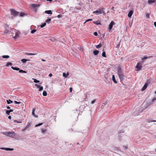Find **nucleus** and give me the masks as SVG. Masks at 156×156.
<instances>
[{"label": "nucleus", "instance_id": "1", "mask_svg": "<svg viewBox=\"0 0 156 156\" xmlns=\"http://www.w3.org/2000/svg\"><path fill=\"white\" fill-rule=\"evenodd\" d=\"M117 74L120 81L122 80L123 79L124 75L122 70L120 66H118L117 68Z\"/></svg>", "mask_w": 156, "mask_h": 156}, {"label": "nucleus", "instance_id": "2", "mask_svg": "<svg viewBox=\"0 0 156 156\" xmlns=\"http://www.w3.org/2000/svg\"><path fill=\"white\" fill-rule=\"evenodd\" d=\"M11 68L12 69H13L14 70L19 71V72L20 73H27V72L26 71L23 70L22 69H20L19 68H18L17 67H14L13 66H12L11 67Z\"/></svg>", "mask_w": 156, "mask_h": 156}, {"label": "nucleus", "instance_id": "3", "mask_svg": "<svg viewBox=\"0 0 156 156\" xmlns=\"http://www.w3.org/2000/svg\"><path fill=\"white\" fill-rule=\"evenodd\" d=\"M142 64L141 62H139L137 63L135 66V68L137 69L136 71H138L142 70Z\"/></svg>", "mask_w": 156, "mask_h": 156}, {"label": "nucleus", "instance_id": "4", "mask_svg": "<svg viewBox=\"0 0 156 156\" xmlns=\"http://www.w3.org/2000/svg\"><path fill=\"white\" fill-rule=\"evenodd\" d=\"M10 11L11 12V14L14 16H17L19 15V12L13 9H10Z\"/></svg>", "mask_w": 156, "mask_h": 156}, {"label": "nucleus", "instance_id": "5", "mask_svg": "<svg viewBox=\"0 0 156 156\" xmlns=\"http://www.w3.org/2000/svg\"><path fill=\"white\" fill-rule=\"evenodd\" d=\"M5 135H7L9 136H10L11 137H14L15 135V133L14 132H6L5 133Z\"/></svg>", "mask_w": 156, "mask_h": 156}, {"label": "nucleus", "instance_id": "6", "mask_svg": "<svg viewBox=\"0 0 156 156\" xmlns=\"http://www.w3.org/2000/svg\"><path fill=\"white\" fill-rule=\"evenodd\" d=\"M150 82L149 80H148L147 81L146 83L144 84V85L143 87L141 89V91H144L146 89V88L147 87L148 84Z\"/></svg>", "mask_w": 156, "mask_h": 156}, {"label": "nucleus", "instance_id": "7", "mask_svg": "<svg viewBox=\"0 0 156 156\" xmlns=\"http://www.w3.org/2000/svg\"><path fill=\"white\" fill-rule=\"evenodd\" d=\"M115 23L114 22V21H112L110 24L108 25V29L109 30V32H110V30H111L113 26V25H115Z\"/></svg>", "mask_w": 156, "mask_h": 156}, {"label": "nucleus", "instance_id": "8", "mask_svg": "<svg viewBox=\"0 0 156 156\" xmlns=\"http://www.w3.org/2000/svg\"><path fill=\"white\" fill-rule=\"evenodd\" d=\"M103 9H99L93 12L94 13H96L98 15L99 14H101L102 13V10H103Z\"/></svg>", "mask_w": 156, "mask_h": 156}, {"label": "nucleus", "instance_id": "9", "mask_svg": "<svg viewBox=\"0 0 156 156\" xmlns=\"http://www.w3.org/2000/svg\"><path fill=\"white\" fill-rule=\"evenodd\" d=\"M133 12L134 10H131L129 11L128 14V16L129 17H131L132 16L133 13Z\"/></svg>", "mask_w": 156, "mask_h": 156}, {"label": "nucleus", "instance_id": "10", "mask_svg": "<svg viewBox=\"0 0 156 156\" xmlns=\"http://www.w3.org/2000/svg\"><path fill=\"white\" fill-rule=\"evenodd\" d=\"M0 149L2 150H4L6 151H12L13 150V148H5V147H1L0 148Z\"/></svg>", "mask_w": 156, "mask_h": 156}, {"label": "nucleus", "instance_id": "11", "mask_svg": "<svg viewBox=\"0 0 156 156\" xmlns=\"http://www.w3.org/2000/svg\"><path fill=\"white\" fill-rule=\"evenodd\" d=\"M156 2V0H148L147 3L149 5H151L153 3H155Z\"/></svg>", "mask_w": 156, "mask_h": 156}, {"label": "nucleus", "instance_id": "12", "mask_svg": "<svg viewBox=\"0 0 156 156\" xmlns=\"http://www.w3.org/2000/svg\"><path fill=\"white\" fill-rule=\"evenodd\" d=\"M36 110V108H34L32 110V115L35 117H37L38 116L36 115L35 114V111Z\"/></svg>", "mask_w": 156, "mask_h": 156}, {"label": "nucleus", "instance_id": "13", "mask_svg": "<svg viewBox=\"0 0 156 156\" xmlns=\"http://www.w3.org/2000/svg\"><path fill=\"white\" fill-rule=\"evenodd\" d=\"M112 80L116 84L117 83V82L116 80L115 76L114 75H112Z\"/></svg>", "mask_w": 156, "mask_h": 156}, {"label": "nucleus", "instance_id": "14", "mask_svg": "<svg viewBox=\"0 0 156 156\" xmlns=\"http://www.w3.org/2000/svg\"><path fill=\"white\" fill-rule=\"evenodd\" d=\"M20 33V32H16L15 33V36L13 37V38L14 39H16L18 37H19V34Z\"/></svg>", "mask_w": 156, "mask_h": 156}, {"label": "nucleus", "instance_id": "15", "mask_svg": "<svg viewBox=\"0 0 156 156\" xmlns=\"http://www.w3.org/2000/svg\"><path fill=\"white\" fill-rule=\"evenodd\" d=\"M99 52V51L96 50L93 51V53L94 55H96L98 54Z\"/></svg>", "mask_w": 156, "mask_h": 156}, {"label": "nucleus", "instance_id": "16", "mask_svg": "<svg viewBox=\"0 0 156 156\" xmlns=\"http://www.w3.org/2000/svg\"><path fill=\"white\" fill-rule=\"evenodd\" d=\"M93 23L97 25H101L100 21L99 20H97L96 21H93Z\"/></svg>", "mask_w": 156, "mask_h": 156}, {"label": "nucleus", "instance_id": "17", "mask_svg": "<svg viewBox=\"0 0 156 156\" xmlns=\"http://www.w3.org/2000/svg\"><path fill=\"white\" fill-rule=\"evenodd\" d=\"M45 13L46 14H51L52 13L51 10H46L45 11Z\"/></svg>", "mask_w": 156, "mask_h": 156}, {"label": "nucleus", "instance_id": "18", "mask_svg": "<svg viewBox=\"0 0 156 156\" xmlns=\"http://www.w3.org/2000/svg\"><path fill=\"white\" fill-rule=\"evenodd\" d=\"M30 59H21V61L23 63H25L27 61H30Z\"/></svg>", "mask_w": 156, "mask_h": 156}, {"label": "nucleus", "instance_id": "19", "mask_svg": "<svg viewBox=\"0 0 156 156\" xmlns=\"http://www.w3.org/2000/svg\"><path fill=\"white\" fill-rule=\"evenodd\" d=\"M51 18H48L45 20V22L46 23H47L48 24H49L50 23V22L51 21Z\"/></svg>", "mask_w": 156, "mask_h": 156}, {"label": "nucleus", "instance_id": "20", "mask_svg": "<svg viewBox=\"0 0 156 156\" xmlns=\"http://www.w3.org/2000/svg\"><path fill=\"white\" fill-rule=\"evenodd\" d=\"M103 52L102 54V57H106V53L105 51H104V49H103Z\"/></svg>", "mask_w": 156, "mask_h": 156}, {"label": "nucleus", "instance_id": "21", "mask_svg": "<svg viewBox=\"0 0 156 156\" xmlns=\"http://www.w3.org/2000/svg\"><path fill=\"white\" fill-rule=\"evenodd\" d=\"M6 101H7V103L8 104H10L11 103H13L12 101H11L10 99H9L8 100H7Z\"/></svg>", "mask_w": 156, "mask_h": 156}, {"label": "nucleus", "instance_id": "22", "mask_svg": "<svg viewBox=\"0 0 156 156\" xmlns=\"http://www.w3.org/2000/svg\"><path fill=\"white\" fill-rule=\"evenodd\" d=\"M69 74L68 73H67L66 74L65 73H63V77L65 78H66L69 75Z\"/></svg>", "mask_w": 156, "mask_h": 156}, {"label": "nucleus", "instance_id": "23", "mask_svg": "<svg viewBox=\"0 0 156 156\" xmlns=\"http://www.w3.org/2000/svg\"><path fill=\"white\" fill-rule=\"evenodd\" d=\"M25 14H26V13H25L24 12H21V13H20L19 14V15L20 16L23 17V16H24L25 15Z\"/></svg>", "mask_w": 156, "mask_h": 156}, {"label": "nucleus", "instance_id": "24", "mask_svg": "<svg viewBox=\"0 0 156 156\" xmlns=\"http://www.w3.org/2000/svg\"><path fill=\"white\" fill-rule=\"evenodd\" d=\"M12 63L10 62H8L7 63V64L6 65V66L7 67L9 66H12Z\"/></svg>", "mask_w": 156, "mask_h": 156}, {"label": "nucleus", "instance_id": "25", "mask_svg": "<svg viewBox=\"0 0 156 156\" xmlns=\"http://www.w3.org/2000/svg\"><path fill=\"white\" fill-rule=\"evenodd\" d=\"M37 54L34 53H26L25 55H36Z\"/></svg>", "mask_w": 156, "mask_h": 156}, {"label": "nucleus", "instance_id": "26", "mask_svg": "<svg viewBox=\"0 0 156 156\" xmlns=\"http://www.w3.org/2000/svg\"><path fill=\"white\" fill-rule=\"evenodd\" d=\"M102 46L101 43H100L99 44L96 46V47L97 48H101Z\"/></svg>", "mask_w": 156, "mask_h": 156}, {"label": "nucleus", "instance_id": "27", "mask_svg": "<svg viewBox=\"0 0 156 156\" xmlns=\"http://www.w3.org/2000/svg\"><path fill=\"white\" fill-rule=\"evenodd\" d=\"M46 23L44 22V23H42L41 25H40V27L41 28H43L45 27L46 25Z\"/></svg>", "mask_w": 156, "mask_h": 156}, {"label": "nucleus", "instance_id": "28", "mask_svg": "<svg viewBox=\"0 0 156 156\" xmlns=\"http://www.w3.org/2000/svg\"><path fill=\"white\" fill-rule=\"evenodd\" d=\"M3 58H9V56L8 55H4L2 56Z\"/></svg>", "mask_w": 156, "mask_h": 156}, {"label": "nucleus", "instance_id": "29", "mask_svg": "<svg viewBox=\"0 0 156 156\" xmlns=\"http://www.w3.org/2000/svg\"><path fill=\"white\" fill-rule=\"evenodd\" d=\"M30 127V123L29 122L27 123V124L26 125L25 128L26 129Z\"/></svg>", "mask_w": 156, "mask_h": 156}, {"label": "nucleus", "instance_id": "30", "mask_svg": "<svg viewBox=\"0 0 156 156\" xmlns=\"http://www.w3.org/2000/svg\"><path fill=\"white\" fill-rule=\"evenodd\" d=\"M43 95L44 96H46L47 95V93L45 90L43 91Z\"/></svg>", "mask_w": 156, "mask_h": 156}, {"label": "nucleus", "instance_id": "31", "mask_svg": "<svg viewBox=\"0 0 156 156\" xmlns=\"http://www.w3.org/2000/svg\"><path fill=\"white\" fill-rule=\"evenodd\" d=\"M47 130L46 129H42L41 130V133H44Z\"/></svg>", "mask_w": 156, "mask_h": 156}, {"label": "nucleus", "instance_id": "32", "mask_svg": "<svg viewBox=\"0 0 156 156\" xmlns=\"http://www.w3.org/2000/svg\"><path fill=\"white\" fill-rule=\"evenodd\" d=\"M39 5H36L34 4H32V6L33 8H35L38 7Z\"/></svg>", "mask_w": 156, "mask_h": 156}, {"label": "nucleus", "instance_id": "33", "mask_svg": "<svg viewBox=\"0 0 156 156\" xmlns=\"http://www.w3.org/2000/svg\"><path fill=\"white\" fill-rule=\"evenodd\" d=\"M43 124V123H38V124L36 125L35 126V127H38V126H41Z\"/></svg>", "mask_w": 156, "mask_h": 156}, {"label": "nucleus", "instance_id": "34", "mask_svg": "<svg viewBox=\"0 0 156 156\" xmlns=\"http://www.w3.org/2000/svg\"><path fill=\"white\" fill-rule=\"evenodd\" d=\"M152 56H149L148 57H147L144 56L142 58V60L146 59L148 58H152Z\"/></svg>", "mask_w": 156, "mask_h": 156}, {"label": "nucleus", "instance_id": "35", "mask_svg": "<svg viewBox=\"0 0 156 156\" xmlns=\"http://www.w3.org/2000/svg\"><path fill=\"white\" fill-rule=\"evenodd\" d=\"M36 31H37V30L35 29H33L31 31L30 33L31 34H33L34 33H35V32H36Z\"/></svg>", "mask_w": 156, "mask_h": 156}, {"label": "nucleus", "instance_id": "36", "mask_svg": "<svg viewBox=\"0 0 156 156\" xmlns=\"http://www.w3.org/2000/svg\"><path fill=\"white\" fill-rule=\"evenodd\" d=\"M34 82L35 83H39L40 82V81L39 80H37L36 79H34Z\"/></svg>", "mask_w": 156, "mask_h": 156}, {"label": "nucleus", "instance_id": "37", "mask_svg": "<svg viewBox=\"0 0 156 156\" xmlns=\"http://www.w3.org/2000/svg\"><path fill=\"white\" fill-rule=\"evenodd\" d=\"M43 87L42 86H40L39 88V91H41L43 90Z\"/></svg>", "mask_w": 156, "mask_h": 156}, {"label": "nucleus", "instance_id": "38", "mask_svg": "<svg viewBox=\"0 0 156 156\" xmlns=\"http://www.w3.org/2000/svg\"><path fill=\"white\" fill-rule=\"evenodd\" d=\"M9 31L8 30L6 29L5 30L4 33L5 34H7L8 33H9Z\"/></svg>", "mask_w": 156, "mask_h": 156}, {"label": "nucleus", "instance_id": "39", "mask_svg": "<svg viewBox=\"0 0 156 156\" xmlns=\"http://www.w3.org/2000/svg\"><path fill=\"white\" fill-rule=\"evenodd\" d=\"M10 112L9 110H7L6 111V114L7 115H9L10 114Z\"/></svg>", "mask_w": 156, "mask_h": 156}, {"label": "nucleus", "instance_id": "40", "mask_svg": "<svg viewBox=\"0 0 156 156\" xmlns=\"http://www.w3.org/2000/svg\"><path fill=\"white\" fill-rule=\"evenodd\" d=\"M62 14H59L57 16L58 18H62Z\"/></svg>", "mask_w": 156, "mask_h": 156}, {"label": "nucleus", "instance_id": "41", "mask_svg": "<svg viewBox=\"0 0 156 156\" xmlns=\"http://www.w3.org/2000/svg\"><path fill=\"white\" fill-rule=\"evenodd\" d=\"M92 20V19H88L87 20H86L85 23L86 22H88V21H91Z\"/></svg>", "mask_w": 156, "mask_h": 156}, {"label": "nucleus", "instance_id": "42", "mask_svg": "<svg viewBox=\"0 0 156 156\" xmlns=\"http://www.w3.org/2000/svg\"><path fill=\"white\" fill-rule=\"evenodd\" d=\"M148 120L149 121V122H156V120H151L150 119H148Z\"/></svg>", "mask_w": 156, "mask_h": 156}, {"label": "nucleus", "instance_id": "43", "mask_svg": "<svg viewBox=\"0 0 156 156\" xmlns=\"http://www.w3.org/2000/svg\"><path fill=\"white\" fill-rule=\"evenodd\" d=\"M96 99H94L91 102V104H94L96 101Z\"/></svg>", "mask_w": 156, "mask_h": 156}, {"label": "nucleus", "instance_id": "44", "mask_svg": "<svg viewBox=\"0 0 156 156\" xmlns=\"http://www.w3.org/2000/svg\"><path fill=\"white\" fill-rule=\"evenodd\" d=\"M14 122L16 123H20L21 122H19L16 120H14Z\"/></svg>", "mask_w": 156, "mask_h": 156}, {"label": "nucleus", "instance_id": "45", "mask_svg": "<svg viewBox=\"0 0 156 156\" xmlns=\"http://www.w3.org/2000/svg\"><path fill=\"white\" fill-rule=\"evenodd\" d=\"M123 147L124 148L125 150H126L128 149V147L127 146H125L124 145H122Z\"/></svg>", "mask_w": 156, "mask_h": 156}, {"label": "nucleus", "instance_id": "46", "mask_svg": "<svg viewBox=\"0 0 156 156\" xmlns=\"http://www.w3.org/2000/svg\"><path fill=\"white\" fill-rule=\"evenodd\" d=\"M14 102L16 104H19L21 103L20 102H17L16 101H14Z\"/></svg>", "mask_w": 156, "mask_h": 156}, {"label": "nucleus", "instance_id": "47", "mask_svg": "<svg viewBox=\"0 0 156 156\" xmlns=\"http://www.w3.org/2000/svg\"><path fill=\"white\" fill-rule=\"evenodd\" d=\"M35 86L37 87V88H39V87L41 86L40 85H38V84H35Z\"/></svg>", "mask_w": 156, "mask_h": 156}, {"label": "nucleus", "instance_id": "48", "mask_svg": "<svg viewBox=\"0 0 156 156\" xmlns=\"http://www.w3.org/2000/svg\"><path fill=\"white\" fill-rule=\"evenodd\" d=\"M94 34L95 36H97L98 35L97 32L96 31L94 33Z\"/></svg>", "mask_w": 156, "mask_h": 156}, {"label": "nucleus", "instance_id": "49", "mask_svg": "<svg viewBox=\"0 0 156 156\" xmlns=\"http://www.w3.org/2000/svg\"><path fill=\"white\" fill-rule=\"evenodd\" d=\"M150 15L149 14H147L146 15V17L147 18H149Z\"/></svg>", "mask_w": 156, "mask_h": 156}, {"label": "nucleus", "instance_id": "50", "mask_svg": "<svg viewBox=\"0 0 156 156\" xmlns=\"http://www.w3.org/2000/svg\"><path fill=\"white\" fill-rule=\"evenodd\" d=\"M156 100V98L154 97V98L152 100V101L154 102V101Z\"/></svg>", "mask_w": 156, "mask_h": 156}, {"label": "nucleus", "instance_id": "51", "mask_svg": "<svg viewBox=\"0 0 156 156\" xmlns=\"http://www.w3.org/2000/svg\"><path fill=\"white\" fill-rule=\"evenodd\" d=\"M72 90H73V88L72 87H70L69 88V90H70V92H72Z\"/></svg>", "mask_w": 156, "mask_h": 156}, {"label": "nucleus", "instance_id": "52", "mask_svg": "<svg viewBox=\"0 0 156 156\" xmlns=\"http://www.w3.org/2000/svg\"><path fill=\"white\" fill-rule=\"evenodd\" d=\"M102 13H103L104 15H105V11H104L103 10H102Z\"/></svg>", "mask_w": 156, "mask_h": 156}, {"label": "nucleus", "instance_id": "53", "mask_svg": "<svg viewBox=\"0 0 156 156\" xmlns=\"http://www.w3.org/2000/svg\"><path fill=\"white\" fill-rule=\"evenodd\" d=\"M124 133V131H123L122 130H120L119 131V133Z\"/></svg>", "mask_w": 156, "mask_h": 156}, {"label": "nucleus", "instance_id": "54", "mask_svg": "<svg viewBox=\"0 0 156 156\" xmlns=\"http://www.w3.org/2000/svg\"><path fill=\"white\" fill-rule=\"evenodd\" d=\"M6 107L7 109H10V108L9 106H6Z\"/></svg>", "mask_w": 156, "mask_h": 156}, {"label": "nucleus", "instance_id": "55", "mask_svg": "<svg viewBox=\"0 0 156 156\" xmlns=\"http://www.w3.org/2000/svg\"><path fill=\"white\" fill-rule=\"evenodd\" d=\"M9 110V111L10 112H12L13 111V110L12 109H10Z\"/></svg>", "mask_w": 156, "mask_h": 156}, {"label": "nucleus", "instance_id": "56", "mask_svg": "<svg viewBox=\"0 0 156 156\" xmlns=\"http://www.w3.org/2000/svg\"><path fill=\"white\" fill-rule=\"evenodd\" d=\"M52 76V74L51 73H50V74L49 75V76L50 77H51Z\"/></svg>", "mask_w": 156, "mask_h": 156}, {"label": "nucleus", "instance_id": "57", "mask_svg": "<svg viewBox=\"0 0 156 156\" xmlns=\"http://www.w3.org/2000/svg\"><path fill=\"white\" fill-rule=\"evenodd\" d=\"M151 103H147V106H149V105H151Z\"/></svg>", "mask_w": 156, "mask_h": 156}, {"label": "nucleus", "instance_id": "58", "mask_svg": "<svg viewBox=\"0 0 156 156\" xmlns=\"http://www.w3.org/2000/svg\"><path fill=\"white\" fill-rule=\"evenodd\" d=\"M154 26L156 28V22H154Z\"/></svg>", "mask_w": 156, "mask_h": 156}, {"label": "nucleus", "instance_id": "59", "mask_svg": "<svg viewBox=\"0 0 156 156\" xmlns=\"http://www.w3.org/2000/svg\"><path fill=\"white\" fill-rule=\"evenodd\" d=\"M114 6H112L111 8V9L114 11Z\"/></svg>", "mask_w": 156, "mask_h": 156}, {"label": "nucleus", "instance_id": "60", "mask_svg": "<svg viewBox=\"0 0 156 156\" xmlns=\"http://www.w3.org/2000/svg\"><path fill=\"white\" fill-rule=\"evenodd\" d=\"M8 119H11V116H9L8 117Z\"/></svg>", "mask_w": 156, "mask_h": 156}, {"label": "nucleus", "instance_id": "61", "mask_svg": "<svg viewBox=\"0 0 156 156\" xmlns=\"http://www.w3.org/2000/svg\"><path fill=\"white\" fill-rule=\"evenodd\" d=\"M26 129H26V128H24L23 129H22V130L23 131H25Z\"/></svg>", "mask_w": 156, "mask_h": 156}, {"label": "nucleus", "instance_id": "62", "mask_svg": "<svg viewBox=\"0 0 156 156\" xmlns=\"http://www.w3.org/2000/svg\"><path fill=\"white\" fill-rule=\"evenodd\" d=\"M41 60L43 62H45L46 60L43 59H41Z\"/></svg>", "mask_w": 156, "mask_h": 156}, {"label": "nucleus", "instance_id": "63", "mask_svg": "<svg viewBox=\"0 0 156 156\" xmlns=\"http://www.w3.org/2000/svg\"><path fill=\"white\" fill-rule=\"evenodd\" d=\"M47 1H49L50 2H51L52 1V0H46Z\"/></svg>", "mask_w": 156, "mask_h": 156}, {"label": "nucleus", "instance_id": "64", "mask_svg": "<svg viewBox=\"0 0 156 156\" xmlns=\"http://www.w3.org/2000/svg\"><path fill=\"white\" fill-rule=\"evenodd\" d=\"M85 98L86 99H87V94H86L85 96Z\"/></svg>", "mask_w": 156, "mask_h": 156}]
</instances>
